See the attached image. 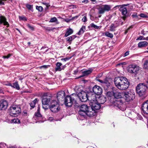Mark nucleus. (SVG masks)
Masks as SVG:
<instances>
[{"label": "nucleus", "instance_id": "22", "mask_svg": "<svg viewBox=\"0 0 148 148\" xmlns=\"http://www.w3.org/2000/svg\"><path fill=\"white\" fill-rule=\"evenodd\" d=\"M92 70L90 69L85 71H84L82 72L83 75L79 76L78 78H79L81 77H82L84 76L88 75L90 74L92 72Z\"/></svg>", "mask_w": 148, "mask_h": 148}, {"label": "nucleus", "instance_id": "14", "mask_svg": "<svg viewBox=\"0 0 148 148\" xmlns=\"http://www.w3.org/2000/svg\"><path fill=\"white\" fill-rule=\"evenodd\" d=\"M96 95L93 94L92 92H88V100L90 101V103H92L94 102H96L97 101V98L96 96Z\"/></svg>", "mask_w": 148, "mask_h": 148}, {"label": "nucleus", "instance_id": "49", "mask_svg": "<svg viewBox=\"0 0 148 148\" xmlns=\"http://www.w3.org/2000/svg\"><path fill=\"white\" fill-rule=\"evenodd\" d=\"M87 20V18L86 16H84L82 19V21L83 22H86Z\"/></svg>", "mask_w": 148, "mask_h": 148}, {"label": "nucleus", "instance_id": "28", "mask_svg": "<svg viewBox=\"0 0 148 148\" xmlns=\"http://www.w3.org/2000/svg\"><path fill=\"white\" fill-rule=\"evenodd\" d=\"M77 37V36L75 35H72L71 36H69L66 38V41H69L71 43V41L74 40Z\"/></svg>", "mask_w": 148, "mask_h": 148}, {"label": "nucleus", "instance_id": "41", "mask_svg": "<svg viewBox=\"0 0 148 148\" xmlns=\"http://www.w3.org/2000/svg\"><path fill=\"white\" fill-rule=\"evenodd\" d=\"M48 105L47 104H42V107L45 110H46L48 109Z\"/></svg>", "mask_w": 148, "mask_h": 148}, {"label": "nucleus", "instance_id": "6", "mask_svg": "<svg viewBox=\"0 0 148 148\" xmlns=\"http://www.w3.org/2000/svg\"><path fill=\"white\" fill-rule=\"evenodd\" d=\"M123 96L126 101H130L134 99L135 97L134 92L132 90L128 92H124Z\"/></svg>", "mask_w": 148, "mask_h": 148}, {"label": "nucleus", "instance_id": "31", "mask_svg": "<svg viewBox=\"0 0 148 148\" xmlns=\"http://www.w3.org/2000/svg\"><path fill=\"white\" fill-rule=\"evenodd\" d=\"M37 101V99H35L34 101L30 103V106L33 108L35 106V105Z\"/></svg>", "mask_w": 148, "mask_h": 148}, {"label": "nucleus", "instance_id": "3", "mask_svg": "<svg viewBox=\"0 0 148 148\" xmlns=\"http://www.w3.org/2000/svg\"><path fill=\"white\" fill-rule=\"evenodd\" d=\"M113 93L114 98L113 101L112 103V106L118 108L121 110H124V109H122L121 108L124 105L123 104L122 101L120 99L123 97L124 92H119L114 91L113 90Z\"/></svg>", "mask_w": 148, "mask_h": 148}, {"label": "nucleus", "instance_id": "58", "mask_svg": "<svg viewBox=\"0 0 148 148\" xmlns=\"http://www.w3.org/2000/svg\"><path fill=\"white\" fill-rule=\"evenodd\" d=\"M77 17H78V16H75V17H73L72 18L71 20H74L75 19H76L77 18Z\"/></svg>", "mask_w": 148, "mask_h": 148}, {"label": "nucleus", "instance_id": "45", "mask_svg": "<svg viewBox=\"0 0 148 148\" xmlns=\"http://www.w3.org/2000/svg\"><path fill=\"white\" fill-rule=\"evenodd\" d=\"M105 35L106 36L111 38V34L110 33L108 32H106Z\"/></svg>", "mask_w": 148, "mask_h": 148}, {"label": "nucleus", "instance_id": "36", "mask_svg": "<svg viewBox=\"0 0 148 148\" xmlns=\"http://www.w3.org/2000/svg\"><path fill=\"white\" fill-rule=\"evenodd\" d=\"M36 9L38 10V11L40 12H41L43 10V8L42 6H36Z\"/></svg>", "mask_w": 148, "mask_h": 148}, {"label": "nucleus", "instance_id": "20", "mask_svg": "<svg viewBox=\"0 0 148 148\" xmlns=\"http://www.w3.org/2000/svg\"><path fill=\"white\" fill-rule=\"evenodd\" d=\"M111 78L110 77H106L104 79V84L107 86L108 88L110 87Z\"/></svg>", "mask_w": 148, "mask_h": 148}, {"label": "nucleus", "instance_id": "24", "mask_svg": "<svg viewBox=\"0 0 148 148\" xmlns=\"http://www.w3.org/2000/svg\"><path fill=\"white\" fill-rule=\"evenodd\" d=\"M138 45V47L139 48H142L147 46L148 45V43L146 41H142L139 42Z\"/></svg>", "mask_w": 148, "mask_h": 148}, {"label": "nucleus", "instance_id": "38", "mask_svg": "<svg viewBox=\"0 0 148 148\" xmlns=\"http://www.w3.org/2000/svg\"><path fill=\"white\" fill-rule=\"evenodd\" d=\"M129 51H127L124 54H122L121 56L123 57H125L129 55Z\"/></svg>", "mask_w": 148, "mask_h": 148}, {"label": "nucleus", "instance_id": "18", "mask_svg": "<svg viewBox=\"0 0 148 148\" xmlns=\"http://www.w3.org/2000/svg\"><path fill=\"white\" fill-rule=\"evenodd\" d=\"M2 23H3L4 25H7V27L9 26V24L6 21V18L3 16H0V24Z\"/></svg>", "mask_w": 148, "mask_h": 148}, {"label": "nucleus", "instance_id": "64", "mask_svg": "<svg viewBox=\"0 0 148 148\" xmlns=\"http://www.w3.org/2000/svg\"><path fill=\"white\" fill-rule=\"evenodd\" d=\"M2 92V89H0V92L1 93Z\"/></svg>", "mask_w": 148, "mask_h": 148}, {"label": "nucleus", "instance_id": "44", "mask_svg": "<svg viewBox=\"0 0 148 148\" xmlns=\"http://www.w3.org/2000/svg\"><path fill=\"white\" fill-rule=\"evenodd\" d=\"M106 95L107 97L110 98L111 97V92L110 91L107 92L106 93Z\"/></svg>", "mask_w": 148, "mask_h": 148}, {"label": "nucleus", "instance_id": "55", "mask_svg": "<svg viewBox=\"0 0 148 148\" xmlns=\"http://www.w3.org/2000/svg\"><path fill=\"white\" fill-rule=\"evenodd\" d=\"M79 70L78 69H77L76 70L74 71L73 74L74 75H75L77 74V73L78 72Z\"/></svg>", "mask_w": 148, "mask_h": 148}, {"label": "nucleus", "instance_id": "23", "mask_svg": "<svg viewBox=\"0 0 148 148\" xmlns=\"http://www.w3.org/2000/svg\"><path fill=\"white\" fill-rule=\"evenodd\" d=\"M62 64L59 62H57L56 64V67L55 68V70L56 71H61L63 68H62L61 67Z\"/></svg>", "mask_w": 148, "mask_h": 148}, {"label": "nucleus", "instance_id": "29", "mask_svg": "<svg viewBox=\"0 0 148 148\" xmlns=\"http://www.w3.org/2000/svg\"><path fill=\"white\" fill-rule=\"evenodd\" d=\"M85 26H83L80 29L79 32H78L77 34L79 35L82 34L84 33L85 30Z\"/></svg>", "mask_w": 148, "mask_h": 148}, {"label": "nucleus", "instance_id": "16", "mask_svg": "<svg viewBox=\"0 0 148 148\" xmlns=\"http://www.w3.org/2000/svg\"><path fill=\"white\" fill-rule=\"evenodd\" d=\"M51 97L50 96H43L42 99V104L48 105L51 101Z\"/></svg>", "mask_w": 148, "mask_h": 148}, {"label": "nucleus", "instance_id": "17", "mask_svg": "<svg viewBox=\"0 0 148 148\" xmlns=\"http://www.w3.org/2000/svg\"><path fill=\"white\" fill-rule=\"evenodd\" d=\"M142 109L145 114H148V100L143 104Z\"/></svg>", "mask_w": 148, "mask_h": 148}, {"label": "nucleus", "instance_id": "27", "mask_svg": "<svg viewBox=\"0 0 148 148\" xmlns=\"http://www.w3.org/2000/svg\"><path fill=\"white\" fill-rule=\"evenodd\" d=\"M8 123H20V120L18 118H16L14 119L10 120Z\"/></svg>", "mask_w": 148, "mask_h": 148}, {"label": "nucleus", "instance_id": "50", "mask_svg": "<svg viewBox=\"0 0 148 148\" xmlns=\"http://www.w3.org/2000/svg\"><path fill=\"white\" fill-rule=\"evenodd\" d=\"M132 16L133 18H137L138 16L137 15V13H134L132 15Z\"/></svg>", "mask_w": 148, "mask_h": 148}, {"label": "nucleus", "instance_id": "26", "mask_svg": "<svg viewBox=\"0 0 148 148\" xmlns=\"http://www.w3.org/2000/svg\"><path fill=\"white\" fill-rule=\"evenodd\" d=\"M73 32V30L69 28L66 29V31L65 34L64 36L67 37L72 34Z\"/></svg>", "mask_w": 148, "mask_h": 148}, {"label": "nucleus", "instance_id": "54", "mask_svg": "<svg viewBox=\"0 0 148 148\" xmlns=\"http://www.w3.org/2000/svg\"><path fill=\"white\" fill-rule=\"evenodd\" d=\"M70 58H64L62 59L61 60H64L65 61H66L67 60H69Z\"/></svg>", "mask_w": 148, "mask_h": 148}, {"label": "nucleus", "instance_id": "59", "mask_svg": "<svg viewBox=\"0 0 148 148\" xmlns=\"http://www.w3.org/2000/svg\"><path fill=\"white\" fill-rule=\"evenodd\" d=\"M0 4L4 5V2L1 1L0 0Z\"/></svg>", "mask_w": 148, "mask_h": 148}, {"label": "nucleus", "instance_id": "12", "mask_svg": "<svg viewBox=\"0 0 148 148\" xmlns=\"http://www.w3.org/2000/svg\"><path fill=\"white\" fill-rule=\"evenodd\" d=\"M138 67L133 65H130L128 69V71L132 73L136 74L139 70Z\"/></svg>", "mask_w": 148, "mask_h": 148}, {"label": "nucleus", "instance_id": "39", "mask_svg": "<svg viewBox=\"0 0 148 148\" xmlns=\"http://www.w3.org/2000/svg\"><path fill=\"white\" fill-rule=\"evenodd\" d=\"M27 26L29 28V29H31L32 30H34V28L33 27L31 26L29 24H27Z\"/></svg>", "mask_w": 148, "mask_h": 148}, {"label": "nucleus", "instance_id": "52", "mask_svg": "<svg viewBox=\"0 0 148 148\" xmlns=\"http://www.w3.org/2000/svg\"><path fill=\"white\" fill-rule=\"evenodd\" d=\"M121 6V5H117L114 6L112 9V10H115L117 8H119Z\"/></svg>", "mask_w": 148, "mask_h": 148}, {"label": "nucleus", "instance_id": "63", "mask_svg": "<svg viewBox=\"0 0 148 148\" xmlns=\"http://www.w3.org/2000/svg\"><path fill=\"white\" fill-rule=\"evenodd\" d=\"M90 0L93 2H95L96 1V0Z\"/></svg>", "mask_w": 148, "mask_h": 148}, {"label": "nucleus", "instance_id": "2", "mask_svg": "<svg viewBox=\"0 0 148 148\" xmlns=\"http://www.w3.org/2000/svg\"><path fill=\"white\" fill-rule=\"evenodd\" d=\"M79 113V117L81 119L83 120L86 115L89 117L94 116L95 112L90 107H88L86 105H82L80 107Z\"/></svg>", "mask_w": 148, "mask_h": 148}, {"label": "nucleus", "instance_id": "4", "mask_svg": "<svg viewBox=\"0 0 148 148\" xmlns=\"http://www.w3.org/2000/svg\"><path fill=\"white\" fill-rule=\"evenodd\" d=\"M77 98V94H72L70 96H67L65 98L64 104L66 106L71 107L73 104L77 103L76 100Z\"/></svg>", "mask_w": 148, "mask_h": 148}, {"label": "nucleus", "instance_id": "42", "mask_svg": "<svg viewBox=\"0 0 148 148\" xmlns=\"http://www.w3.org/2000/svg\"><path fill=\"white\" fill-rule=\"evenodd\" d=\"M139 16H140V17H143V18H146L147 17V15L143 14V13H141L139 15Z\"/></svg>", "mask_w": 148, "mask_h": 148}, {"label": "nucleus", "instance_id": "51", "mask_svg": "<svg viewBox=\"0 0 148 148\" xmlns=\"http://www.w3.org/2000/svg\"><path fill=\"white\" fill-rule=\"evenodd\" d=\"M42 4H43L44 5H45L47 8H48L50 6V5L48 3L43 2V3H42Z\"/></svg>", "mask_w": 148, "mask_h": 148}, {"label": "nucleus", "instance_id": "40", "mask_svg": "<svg viewBox=\"0 0 148 148\" xmlns=\"http://www.w3.org/2000/svg\"><path fill=\"white\" fill-rule=\"evenodd\" d=\"M49 66V65H42V66H40V69L44 68V69H45L48 68Z\"/></svg>", "mask_w": 148, "mask_h": 148}, {"label": "nucleus", "instance_id": "46", "mask_svg": "<svg viewBox=\"0 0 148 148\" xmlns=\"http://www.w3.org/2000/svg\"><path fill=\"white\" fill-rule=\"evenodd\" d=\"M3 84L4 85L9 86H12V84L8 82H5L3 83Z\"/></svg>", "mask_w": 148, "mask_h": 148}, {"label": "nucleus", "instance_id": "56", "mask_svg": "<svg viewBox=\"0 0 148 148\" xmlns=\"http://www.w3.org/2000/svg\"><path fill=\"white\" fill-rule=\"evenodd\" d=\"M71 19H66L65 20V21L67 23L69 22Z\"/></svg>", "mask_w": 148, "mask_h": 148}, {"label": "nucleus", "instance_id": "10", "mask_svg": "<svg viewBox=\"0 0 148 148\" xmlns=\"http://www.w3.org/2000/svg\"><path fill=\"white\" fill-rule=\"evenodd\" d=\"M110 9V5H102L98 9V13L100 14H104L105 11H108Z\"/></svg>", "mask_w": 148, "mask_h": 148}, {"label": "nucleus", "instance_id": "9", "mask_svg": "<svg viewBox=\"0 0 148 148\" xmlns=\"http://www.w3.org/2000/svg\"><path fill=\"white\" fill-rule=\"evenodd\" d=\"M77 95V98H79V100L82 102H86L88 100V92L87 93L84 91H82L79 92L78 95Z\"/></svg>", "mask_w": 148, "mask_h": 148}, {"label": "nucleus", "instance_id": "25", "mask_svg": "<svg viewBox=\"0 0 148 148\" xmlns=\"http://www.w3.org/2000/svg\"><path fill=\"white\" fill-rule=\"evenodd\" d=\"M65 92L63 91L59 92L57 95V98L58 99H60L62 98L64 96Z\"/></svg>", "mask_w": 148, "mask_h": 148}, {"label": "nucleus", "instance_id": "7", "mask_svg": "<svg viewBox=\"0 0 148 148\" xmlns=\"http://www.w3.org/2000/svg\"><path fill=\"white\" fill-rule=\"evenodd\" d=\"M21 112V108L16 106H13L11 107L9 110L10 115L12 116H15L19 114Z\"/></svg>", "mask_w": 148, "mask_h": 148}, {"label": "nucleus", "instance_id": "15", "mask_svg": "<svg viewBox=\"0 0 148 148\" xmlns=\"http://www.w3.org/2000/svg\"><path fill=\"white\" fill-rule=\"evenodd\" d=\"M119 10L121 12L122 14L123 15V16H122V18L124 20H125L126 18L128 16L127 14V8H126L121 7L120 8Z\"/></svg>", "mask_w": 148, "mask_h": 148}, {"label": "nucleus", "instance_id": "13", "mask_svg": "<svg viewBox=\"0 0 148 148\" xmlns=\"http://www.w3.org/2000/svg\"><path fill=\"white\" fill-rule=\"evenodd\" d=\"M90 105L91 106V107H90L92 108V110L94 111V115L95 114L96 111L98 110L100 108L101 106L100 104L97 101H96V102L90 103Z\"/></svg>", "mask_w": 148, "mask_h": 148}, {"label": "nucleus", "instance_id": "61", "mask_svg": "<svg viewBox=\"0 0 148 148\" xmlns=\"http://www.w3.org/2000/svg\"><path fill=\"white\" fill-rule=\"evenodd\" d=\"M9 148H17L14 146H11Z\"/></svg>", "mask_w": 148, "mask_h": 148}, {"label": "nucleus", "instance_id": "30", "mask_svg": "<svg viewBox=\"0 0 148 148\" xmlns=\"http://www.w3.org/2000/svg\"><path fill=\"white\" fill-rule=\"evenodd\" d=\"M11 86L14 88H16L17 90L20 89V87L17 82H16L13 83L12 85V86Z\"/></svg>", "mask_w": 148, "mask_h": 148}, {"label": "nucleus", "instance_id": "5", "mask_svg": "<svg viewBox=\"0 0 148 148\" xmlns=\"http://www.w3.org/2000/svg\"><path fill=\"white\" fill-rule=\"evenodd\" d=\"M148 89V86L144 83H140L137 86L136 91L140 96L145 95L146 93V90Z\"/></svg>", "mask_w": 148, "mask_h": 148}, {"label": "nucleus", "instance_id": "48", "mask_svg": "<svg viewBox=\"0 0 148 148\" xmlns=\"http://www.w3.org/2000/svg\"><path fill=\"white\" fill-rule=\"evenodd\" d=\"M97 80L101 83L104 84V80H101L99 79H97Z\"/></svg>", "mask_w": 148, "mask_h": 148}, {"label": "nucleus", "instance_id": "35", "mask_svg": "<svg viewBox=\"0 0 148 148\" xmlns=\"http://www.w3.org/2000/svg\"><path fill=\"white\" fill-rule=\"evenodd\" d=\"M26 7L29 10L33 11V5L27 4L26 5Z\"/></svg>", "mask_w": 148, "mask_h": 148}, {"label": "nucleus", "instance_id": "62", "mask_svg": "<svg viewBox=\"0 0 148 148\" xmlns=\"http://www.w3.org/2000/svg\"><path fill=\"white\" fill-rule=\"evenodd\" d=\"M23 113H24V115L25 116H26V114H27L26 112H24Z\"/></svg>", "mask_w": 148, "mask_h": 148}, {"label": "nucleus", "instance_id": "37", "mask_svg": "<svg viewBox=\"0 0 148 148\" xmlns=\"http://www.w3.org/2000/svg\"><path fill=\"white\" fill-rule=\"evenodd\" d=\"M90 26L91 27H94V28H95V29H98L99 28V26H97L96 25H95L93 23H92L91 24Z\"/></svg>", "mask_w": 148, "mask_h": 148}, {"label": "nucleus", "instance_id": "8", "mask_svg": "<svg viewBox=\"0 0 148 148\" xmlns=\"http://www.w3.org/2000/svg\"><path fill=\"white\" fill-rule=\"evenodd\" d=\"M51 110L53 112H56L59 111V104L56 101H53L51 104L49 106Z\"/></svg>", "mask_w": 148, "mask_h": 148}, {"label": "nucleus", "instance_id": "34", "mask_svg": "<svg viewBox=\"0 0 148 148\" xmlns=\"http://www.w3.org/2000/svg\"><path fill=\"white\" fill-rule=\"evenodd\" d=\"M143 67L146 69H148V60L145 61L143 64Z\"/></svg>", "mask_w": 148, "mask_h": 148}, {"label": "nucleus", "instance_id": "47", "mask_svg": "<svg viewBox=\"0 0 148 148\" xmlns=\"http://www.w3.org/2000/svg\"><path fill=\"white\" fill-rule=\"evenodd\" d=\"M144 37L143 36H140L137 38L136 40H144Z\"/></svg>", "mask_w": 148, "mask_h": 148}, {"label": "nucleus", "instance_id": "21", "mask_svg": "<svg viewBox=\"0 0 148 148\" xmlns=\"http://www.w3.org/2000/svg\"><path fill=\"white\" fill-rule=\"evenodd\" d=\"M106 98L103 96H99L97 98V101L100 104H103L106 101Z\"/></svg>", "mask_w": 148, "mask_h": 148}, {"label": "nucleus", "instance_id": "43", "mask_svg": "<svg viewBox=\"0 0 148 148\" xmlns=\"http://www.w3.org/2000/svg\"><path fill=\"white\" fill-rule=\"evenodd\" d=\"M11 55L12 54H9L7 56H3V58H9Z\"/></svg>", "mask_w": 148, "mask_h": 148}, {"label": "nucleus", "instance_id": "11", "mask_svg": "<svg viewBox=\"0 0 148 148\" xmlns=\"http://www.w3.org/2000/svg\"><path fill=\"white\" fill-rule=\"evenodd\" d=\"M93 93L98 96L101 95L102 92V89L100 86L95 85L92 88Z\"/></svg>", "mask_w": 148, "mask_h": 148}, {"label": "nucleus", "instance_id": "19", "mask_svg": "<svg viewBox=\"0 0 148 148\" xmlns=\"http://www.w3.org/2000/svg\"><path fill=\"white\" fill-rule=\"evenodd\" d=\"M8 106V103L7 101L4 100L2 102L0 103V110H5L7 108Z\"/></svg>", "mask_w": 148, "mask_h": 148}, {"label": "nucleus", "instance_id": "1", "mask_svg": "<svg viewBox=\"0 0 148 148\" xmlns=\"http://www.w3.org/2000/svg\"><path fill=\"white\" fill-rule=\"evenodd\" d=\"M115 86L119 90H125L128 88L130 82L127 79L124 77H118L114 80Z\"/></svg>", "mask_w": 148, "mask_h": 148}, {"label": "nucleus", "instance_id": "60", "mask_svg": "<svg viewBox=\"0 0 148 148\" xmlns=\"http://www.w3.org/2000/svg\"><path fill=\"white\" fill-rule=\"evenodd\" d=\"M144 40H148V37H146V38H144Z\"/></svg>", "mask_w": 148, "mask_h": 148}, {"label": "nucleus", "instance_id": "32", "mask_svg": "<svg viewBox=\"0 0 148 148\" xmlns=\"http://www.w3.org/2000/svg\"><path fill=\"white\" fill-rule=\"evenodd\" d=\"M38 109L37 110L38 112L37 113H35V116L38 117H41L42 115L41 114H40V111H39L40 107L39 106H38Z\"/></svg>", "mask_w": 148, "mask_h": 148}, {"label": "nucleus", "instance_id": "57", "mask_svg": "<svg viewBox=\"0 0 148 148\" xmlns=\"http://www.w3.org/2000/svg\"><path fill=\"white\" fill-rule=\"evenodd\" d=\"M89 2V1L88 0H84V1H82V2L83 3H88Z\"/></svg>", "mask_w": 148, "mask_h": 148}, {"label": "nucleus", "instance_id": "33", "mask_svg": "<svg viewBox=\"0 0 148 148\" xmlns=\"http://www.w3.org/2000/svg\"><path fill=\"white\" fill-rule=\"evenodd\" d=\"M49 22L51 23L56 22L57 24L58 23V20L57 19V18L55 17L51 18V19L49 21Z\"/></svg>", "mask_w": 148, "mask_h": 148}, {"label": "nucleus", "instance_id": "53", "mask_svg": "<svg viewBox=\"0 0 148 148\" xmlns=\"http://www.w3.org/2000/svg\"><path fill=\"white\" fill-rule=\"evenodd\" d=\"M19 18L20 19L25 20V21H27V19L25 17H23V16H21L19 17Z\"/></svg>", "mask_w": 148, "mask_h": 148}]
</instances>
